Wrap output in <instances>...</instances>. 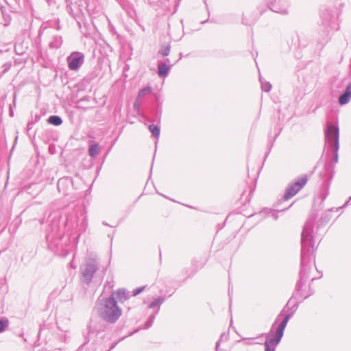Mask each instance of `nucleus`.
Returning a JSON list of instances; mask_svg holds the SVG:
<instances>
[{
  "label": "nucleus",
  "instance_id": "12",
  "mask_svg": "<svg viewBox=\"0 0 351 351\" xmlns=\"http://www.w3.org/2000/svg\"><path fill=\"white\" fill-rule=\"evenodd\" d=\"M163 302H164V298L160 297V298H157L156 300H155L154 301L152 302L149 305V308H154L155 307H158V309L156 311L158 313V311H159V308H160V306L163 303Z\"/></svg>",
  "mask_w": 351,
  "mask_h": 351
},
{
  "label": "nucleus",
  "instance_id": "8",
  "mask_svg": "<svg viewBox=\"0 0 351 351\" xmlns=\"http://www.w3.org/2000/svg\"><path fill=\"white\" fill-rule=\"evenodd\" d=\"M351 99V82L347 86L345 93L339 96V103L340 105L347 104Z\"/></svg>",
  "mask_w": 351,
  "mask_h": 351
},
{
  "label": "nucleus",
  "instance_id": "19",
  "mask_svg": "<svg viewBox=\"0 0 351 351\" xmlns=\"http://www.w3.org/2000/svg\"><path fill=\"white\" fill-rule=\"evenodd\" d=\"M156 313H157V312H156L154 314H153V315L149 316L148 321L145 324V328H149L152 325V324L154 322V319L156 317Z\"/></svg>",
  "mask_w": 351,
  "mask_h": 351
},
{
  "label": "nucleus",
  "instance_id": "24",
  "mask_svg": "<svg viewBox=\"0 0 351 351\" xmlns=\"http://www.w3.org/2000/svg\"><path fill=\"white\" fill-rule=\"evenodd\" d=\"M350 201H351V197H350L349 200H348V201H347V202L345 203V204L343 205V207L346 206L348 204V203H349V202H350Z\"/></svg>",
  "mask_w": 351,
  "mask_h": 351
},
{
  "label": "nucleus",
  "instance_id": "7",
  "mask_svg": "<svg viewBox=\"0 0 351 351\" xmlns=\"http://www.w3.org/2000/svg\"><path fill=\"white\" fill-rule=\"evenodd\" d=\"M70 70L77 71L84 62V55L79 51L72 52L66 58Z\"/></svg>",
  "mask_w": 351,
  "mask_h": 351
},
{
  "label": "nucleus",
  "instance_id": "1",
  "mask_svg": "<svg viewBox=\"0 0 351 351\" xmlns=\"http://www.w3.org/2000/svg\"><path fill=\"white\" fill-rule=\"evenodd\" d=\"M313 222L312 220H308L305 225L302 234V252H301V279L306 274L305 263L309 261H314V252L316 250L315 242L311 235Z\"/></svg>",
  "mask_w": 351,
  "mask_h": 351
},
{
  "label": "nucleus",
  "instance_id": "2",
  "mask_svg": "<svg viewBox=\"0 0 351 351\" xmlns=\"http://www.w3.org/2000/svg\"><path fill=\"white\" fill-rule=\"evenodd\" d=\"M95 308L99 316L109 323L116 322L122 314L121 309L117 306L112 295L108 298L99 299Z\"/></svg>",
  "mask_w": 351,
  "mask_h": 351
},
{
  "label": "nucleus",
  "instance_id": "23",
  "mask_svg": "<svg viewBox=\"0 0 351 351\" xmlns=\"http://www.w3.org/2000/svg\"><path fill=\"white\" fill-rule=\"evenodd\" d=\"M139 108H140V106H139L138 103L137 101H136V102L134 104V110H139Z\"/></svg>",
  "mask_w": 351,
  "mask_h": 351
},
{
  "label": "nucleus",
  "instance_id": "22",
  "mask_svg": "<svg viewBox=\"0 0 351 351\" xmlns=\"http://www.w3.org/2000/svg\"><path fill=\"white\" fill-rule=\"evenodd\" d=\"M170 52V48L169 47H167L166 49H162L160 53L163 56H167L169 55Z\"/></svg>",
  "mask_w": 351,
  "mask_h": 351
},
{
  "label": "nucleus",
  "instance_id": "16",
  "mask_svg": "<svg viewBox=\"0 0 351 351\" xmlns=\"http://www.w3.org/2000/svg\"><path fill=\"white\" fill-rule=\"evenodd\" d=\"M62 38L60 37V36H58V37H56L54 38V41L53 42H51L50 43V46L51 47H56V48H58L60 47V45H62Z\"/></svg>",
  "mask_w": 351,
  "mask_h": 351
},
{
  "label": "nucleus",
  "instance_id": "4",
  "mask_svg": "<svg viewBox=\"0 0 351 351\" xmlns=\"http://www.w3.org/2000/svg\"><path fill=\"white\" fill-rule=\"evenodd\" d=\"M325 142L328 146L335 147L336 150L339 148V130L337 125L329 124L326 126L325 131Z\"/></svg>",
  "mask_w": 351,
  "mask_h": 351
},
{
  "label": "nucleus",
  "instance_id": "21",
  "mask_svg": "<svg viewBox=\"0 0 351 351\" xmlns=\"http://www.w3.org/2000/svg\"><path fill=\"white\" fill-rule=\"evenodd\" d=\"M338 150L339 149L336 150V147H333V152H334V156H333L334 158H333V160H334L335 162H337V160H338Z\"/></svg>",
  "mask_w": 351,
  "mask_h": 351
},
{
  "label": "nucleus",
  "instance_id": "26",
  "mask_svg": "<svg viewBox=\"0 0 351 351\" xmlns=\"http://www.w3.org/2000/svg\"><path fill=\"white\" fill-rule=\"evenodd\" d=\"M280 317H281V314L278 316V317L276 320V322H277L278 320H280Z\"/></svg>",
  "mask_w": 351,
  "mask_h": 351
},
{
  "label": "nucleus",
  "instance_id": "15",
  "mask_svg": "<svg viewBox=\"0 0 351 351\" xmlns=\"http://www.w3.org/2000/svg\"><path fill=\"white\" fill-rule=\"evenodd\" d=\"M260 81H261V83L262 90L265 91V92L270 91V90L271 88V84L269 82H268L263 81V78L261 76H260Z\"/></svg>",
  "mask_w": 351,
  "mask_h": 351
},
{
  "label": "nucleus",
  "instance_id": "28",
  "mask_svg": "<svg viewBox=\"0 0 351 351\" xmlns=\"http://www.w3.org/2000/svg\"><path fill=\"white\" fill-rule=\"evenodd\" d=\"M275 219H277L278 217L276 215H274Z\"/></svg>",
  "mask_w": 351,
  "mask_h": 351
},
{
  "label": "nucleus",
  "instance_id": "18",
  "mask_svg": "<svg viewBox=\"0 0 351 351\" xmlns=\"http://www.w3.org/2000/svg\"><path fill=\"white\" fill-rule=\"evenodd\" d=\"M8 325L9 322L8 319H3L0 320V333L5 331Z\"/></svg>",
  "mask_w": 351,
  "mask_h": 351
},
{
  "label": "nucleus",
  "instance_id": "17",
  "mask_svg": "<svg viewBox=\"0 0 351 351\" xmlns=\"http://www.w3.org/2000/svg\"><path fill=\"white\" fill-rule=\"evenodd\" d=\"M152 93V88L149 86L145 87L138 92V97H144L146 95L150 94Z\"/></svg>",
  "mask_w": 351,
  "mask_h": 351
},
{
  "label": "nucleus",
  "instance_id": "27",
  "mask_svg": "<svg viewBox=\"0 0 351 351\" xmlns=\"http://www.w3.org/2000/svg\"><path fill=\"white\" fill-rule=\"evenodd\" d=\"M326 197V195L323 197L322 200L325 199Z\"/></svg>",
  "mask_w": 351,
  "mask_h": 351
},
{
  "label": "nucleus",
  "instance_id": "10",
  "mask_svg": "<svg viewBox=\"0 0 351 351\" xmlns=\"http://www.w3.org/2000/svg\"><path fill=\"white\" fill-rule=\"evenodd\" d=\"M88 152L91 157L95 158L99 153V145L95 143L90 146Z\"/></svg>",
  "mask_w": 351,
  "mask_h": 351
},
{
  "label": "nucleus",
  "instance_id": "13",
  "mask_svg": "<svg viewBox=\"0 0 351 351\" xmlns=\"http://www.w3.org/2000/svg\"><path fill=\"white\" fill-rule=\"evenodd\" d=\"M150 132L154 137L158 138L160 136V128L156 125H150L149 127Z\"/></svg>",
  "mask_w": 351,
  "mask_h": 351
},
{
  "label": "nucleus",
  "instance_id": "20",
  "mask_svg": "<svg viewBox=\"0 0 351 351\" xmlns=\"http://www.w3.org/2000/svg\"><path fill=\"white\" fill-rule=\"evenodd\" d=\"M144 288H145V287H141L135 289L133 291V295H136L139 294L140 293H141L143 291Z\"/></svg>",
  "mask_w": 351,
  "mask_h": 351
},
{
  "label": "nucleus",
  "instance_id": "6",
  "mask_svg": "<svg viewBox=\"0 0 351 351\" xmlns=\"http://www.w3.org/2000/svg\"><path fill=\"white\" fill-rule=\"evenodd\" d=\"M306 182L307 178L306 176L296 179L294 182L290 184L287 188L284 195V199L288 200L296 195L298 192L304 187Z\"/></svg>",
  "mask_w": 351,
  "mask_h": 351
},
{
  "label": "nucleus",
  "instance_id": "5",
  "mask_svg": "<svg viewBox=\"0 0 351 351\" xmlns=\"http://www.w3.org/2000/svg\"><path fill=\"white\" fill-rule=\"evenodd\" d=\"M98 269V263L95 257H90L86 259V263L83 267H81L82 275L84 280L89 283L95 273Z\"/></svg>",
  "mask_w": 351,
  "mask_h": 351
},
{
  "label": "nucleus",
  "instance_id": "9",
  "mask_svg": "<svg viewBox=\"0 0 351 351\" xmlns=\"http://www.w3.org/2000/svg\"><path fill=\"white\" fill-rule=\"evenodd\" d=\"M158 69L159 76L165 77L169 71V67L166 64H159L158 65Z\"/></svg>",
  "mask_w": 351,
  "mask_h": 351
},
{
  "label": "nucleus",
  "instance_id": "3",
  "mask_svg": "<svg viewBox=\"0 0 351 351\" xmlns=\"http://www.w3.org/2000/svg\"><path fill=\"white\" fill-rule=\"evenodd\" d=\"M290 317V315H287L278 324L275 331L274 328L276 323L273 324L269 332L262 335L266 337L265 351H275L276 346L278 345L283 336L284 330Z\"/></svg>",
  "mask_w": 351,
  "mask_h": 351
},
{
  "label": "nucleus",
  "instance_id": "11",
  "mask_svg": "<svg viewBox=\"0 0 351 351\" xmlns=\"http://www.w3.org/2000/svg\"><path fill=\"white\" fill-rule=\"evenodd\" d=\"M48 122L56 126L60 125L62 123V119L58 116H50L48 119Z\"/></svg>",
  "mask_w": 351,
  "mask_h": 351
},
{
  "label": "nucleus",
  "instance_id": "25",
  "mask_svg": "<svg viewBox=\"0 0 351 351\" xmlns=\"http://www.w3.org/2000/svg\"><path fill=\"white\" fill-rule=\"evenodd\" d=\"M219 346V341H217V345H216V350L217 351H218Z\"/></svg>",
  "mask_w": 351,
  "mask_h": 351
},
{
  "label": "nucleus",
  "instance_id": "14",
  "mask_svg": "<svg viewBox=\"0 0 351 351\" xmlns=\"http://www.w3.org/2000/svg\"><path fill=\"white\" fill-rule=\"evenodd\" d=\"M116 294L118 299L121 302L125 301L128 298L127 293L125 289L117 290Z\"/></svg>",
  "mask_w": 351,
  "mask_h": 351
}]
</instances>
